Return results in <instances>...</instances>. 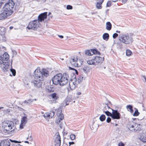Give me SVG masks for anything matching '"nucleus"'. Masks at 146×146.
<instances>
[{
    "mask_svg": "<svg viewBox=\"0 0 146 146\" xmlns=\"http://www.w3.org/2000/svg\"><path fill=\"white\" fill-rule=\"evenodd\" d=\"M79 82H80L83 80H84L85 78L82 76H80L79 77L77 78Z\"/></svg>",
    "mask_w": 146,
    "mask_h": 146,
    "instance_id": "473e14b6",
    "label": "nucleus"
},
{
    "mask_svg": "<svg viewBox=\"0 0 146 146\" xmlns=\"http://www.w3.org/2000/svg\"><path fill=\"white\" fill-rule=\"evenodd\" d=\"M1 60L3 61H7L9 58V56L7 52H5L1 56Z\"/></svg>",
    "mask_w": 146,
    "mask_h": 146,
    "instance_id": "2eb2a0df",
    "label": "nucleus"
},
{
    "mask_svg": "<svg viewBox=\"0 0 146 146\" xmlns=\"http://www.w3.org/2000/svg\"><path fill=\"white\" fill-rule=\"evenodd\" d=\"M7 111L9 112L10 111V110L9 109H7Z\"/></svg>",
    "mask_w": 146,
    "mask_h": 146,
    "instance_id": "0e129e2a",
    "label": "nucleus"
},
{
    "mask_svg": "<svg viewBox=\"0 0 146 146\" xmlns=\"http://www.w3.org/2000/svg\"><path fill=\"white\" fill-rule=\"evenodd\" d=\"M118 145V146H124V144L123 143H119Z\"/></svg>",
    "mask_w": 146,
    "mask_h": 146,
    "instance_id": "3c124183",
    "label": "nucleus"
},
{
    "mask_svg": "<svg viewBox=\"0 0 146 146\" xmlns=\"http://www.w3.org/2000/svg\"><path fill=\"white\" fill-rule=\"evenodd\" d=\"M74 144V142H69V145H71L73 144Z\"/></svg>",
    "mask_w": 146,
    "mask_h": 146,
    "instance_id": "6e6d98bb",
    "label": "nucleus"
},
{
    "mask_svg": "<svg viewBox=\"0 0 146 146\" xmlns=\"http://www.w3.org/2000/svg\"><path fill=\"white\" fill-rule=\"evenodd\" d=\"M126 108L128 111H129L131 113H133V107L131 105H128L126 106Z\"/></svg>",
    "mask_w": 146,
    "mask_h": 146,
    "instance_id": "6ab92c4d",
    "label": "nucleus"
},
{
    "mask_svg": "<svg viewBox=\"0 0 146 146\" xmlns=\"http://www.w3.org/2000/svg\"><path fill=\"white\" fill-rule=\"evenodd\" d=\"M51 96L52 98L54 99H57V97L56 96V93H53L51 95Z\"/></svg>",
    "mask_w": 146,
    "mask_h": 146,
    "instance_id": "58836bf2",
    "label": "nucleus"
},
{
    "mask_svg": "<svg viewBox=\"0 0 146 146\" xmlns=\"http://www.w3.org/2000/svg\"><path fill=\"white\" fill-rule=\"evenodd\" d=\"M116 32L117 33H120V32L119 31L117 30V31H116Z\"/></svg>",
    "mask_w": 146,
    "mask_h": 146,
    "instance_id": "bf43d9fd",
    "label": "nucleus"
},
{
    "mask_svg": "<svg viewBox=\"0 0 146 146\" xmlns=\"http://www.w3.org/2000/svg\"><path fill=\"white\" fill-rule=\"evenodd\" d=\"M92 51L93 55L94 54L100 55V52L96 49H92Z\"/></svg>",
    "mask_w": 146,
    "mask_h": 146,
    "instance_id": "a878e982",
    "label": "nucleus"
},
{
    "mask_svg": "<svg viewBox=\"0 0 146 146\" xmlns=\"http://www.w3.org/2000/svg\"><path fill=\"white\" fill-rule=\"evenodd\" d=\"M118 35L117 33H114L113 35V38H115L117 37L118 36Z\"/></svg>",
    "mask_w": 146,
    "mask_h": 146,
    "instance_id": "37998d69",
    "label": "nucleus"
},
{
    "mask_svg": "<svg viewBox=\"0 0 146 146\" xmlns=\"http://www.w3.org/2000/svg\"><path fill=\"white\" fill-rule=\"evenodd\" d=\"M140 139L143 142H146V135H142L141 136Z\"/></svg>",
    "mask_w": 146,
    "mask_h": 146,
    "instance_id": "393cba45",
    "label": "nucleus"
},
{
    "mask_svg": "<svg viewBox=\"0 0 146 146\" xmlns=\"http://www.w3.org/2000/svg\"><path fill=\"white\" fill-rule=\"evenodd\" d=\"M9 141H11L12 142H14L15 143H21V141H19L16 140H13L11 139H9Z\"/></svg>",
    "mask_w": 146,
    "mask_h": 146,
    "instance_id": "ea45409f",
    "label": "nucleus"
},
{
    "mask_svg": "<svg viewBox=\"0 0 146 146\" xmlns=\"http://www.w3.org/2000/svg\"><path fill=\"white\" fill-rule=\"evenodd\" d=\"M5 29L3 27H0V35H3L4 34L5 32Z\"/></svg>",
    "mask_w": 146,
    "mask_h": 146,
    "instance_id": "b1692460",
    "label": "nucleus"
},
{
    "mask_svg": "<svg viewBox=\"0 0 146 146\" xmlns=\"http://www.w3.org/2000/svg\"><path fill=\"white\" fill-rule=\"evenodd\" d=\"M111 1H108L107 3V6L110 7L111 5Z\"/></svg>",
    "mask_w": 146,
    "mask_h": 146,
    "instance_id": "c03bdc74",
    "label": "nucleus"
},
{
    "mask_svg": "<svg viewBox=\"0 0 146 146\" xmlns=\"http://www.w3.org/2000/svg\"><path fill=\"white\" fill-rule=\"evenodd\" d=\"M73 80L76 86L80 83L79 81L78 80V79L76 78H74V80Z\"/></svg>",
    "mask_w": 146,
    "mask_h": 146,
    "instance_id": "7c9ffc66",
    "label": "nucleus"
},
{
    "mask_svg": "<svg viewBox=\"0 0 146 146\" xmlns=\"http://www.w3.org/2000/svg\"><path fill=\"white\" fill-rule=\"evenodd\" d=\"M49 115H50V117L51 118L54 115V111H50V113H49Z\"/></svg>",
    "mask_w": 146,
    "mask_h": 146,
    "instance_id": "4c0bfd02",
    "label": "nucleus"
},
{
    "mask_svg": "<svg viewBox=\"0 0 146 146\" xmlns=\"http://www.w3.org/2000/svg\"><path fill=\"white\" fill-rule=\"evenodd\" d=\"M13 28V27H10V29H11Z\"/></svg>",
    "mask_w": 146,
    "mask_h": 146,
    "instance_id": "774afa93",
    "label": "nucleus"
},
{
    "mask_svg": "<svg viewBox=\"0 0 146 146\" xmlns=\"http://www.w3.org/2000/svg\"><path fill=\"white\" fill-rule=\"evenodd\" d=\"M132 52L129 50L127 49L126 50V54L127 56H130L131 55Z\"/></svg>",
    "mask_w": 146,
    "mask_h": 146,
    "instance_id": "72a5a7b5",
    "label": "nucleus"
},
{
    "mask_svg": "<svg viewBox=\"0 0 146 146\" xmlns=\"http://www.w3.org/2000/svg\"><path fill=\"white\" fill-rule=\"evenodd\" d=\"M54 143L55 146H60L61 144L60 137L58 133H56L54 136Z\"/></svg>",
    "mask_w": 146,
    "mask_h": 146,
    "instance_id": "9b49d317",
    "label": "nucleus"
},
{
    "mask_svg": "<svg viewBox=\"0 0 146 146\" xmlns=\"http://www.w3.org/2000/svg\"><path fill=\"white\" fill-rule=\"evenodd\" d=\"M70 80L68 74L64 73L62 75L61 73H59L55 75L52 80L53 84L55 85L59 84L61 86H63L66 84Z\"/></svg>",
    "mask_w": 146,
    "mask_h": 146,
    "instance_id": "f03ea898",
    "label": "nucleus"
},
{
    "mask_svg": "<svg viewBox=\"0 0 146 146\" xmlns=\"http://www.w3.org/2000/svg\"><path fill=\"white\" fill-rule=\"evenodd\" d=\"M24 123H21L20 125V128L21 129H22L23 128V126L25 125Z\"/></svg>",
    "mask_w": 146,
    "mask_h": 146,
    "instance_id": "a18cd8bd",
    "label": "nucleus"
},
{
    "mask_svg": "<svg viewBox=\"0 0 146 146\" xmlns=\"http://www.w3.org/2000/svg\"><path fill=\"white\" fill-rule=\"evenodd\" d=\"M2 128L4 132L10 134H12L15 133L14 123L12 121H6L2 123Z\"/></svg>",
    "mask_w": 146,
    "mask_h": 146,
    "instance_id": "39448f33",
    "label": "nucleus"
},
{
    "mask_svg": "<svg viewBox=\"0 0 146 146\" xmlns=\"http://www.w3.org/2000/svg\"><path fill=\"white\" fill-rule=\"evenodd\" d=\"M27 120L26 117H23L21 121V123H24L25 124L27 123Z\"/></svg>",
    "mask_w": 146,
    "mask_h": 146,
    "instance_id": "cd10ccee",
    "label": "nucleus"
},
{
    "mask_svg": "<svg viewBox=\"0 0 146 146\" xmlns=\"http://www.w3.org/2000/svg\"><path fill=\"white\" fill-rule=\"evenodd\" d=\"M118 40L120 42L125 44H130L133 41L132 36L128 34L119 35L118 37Z\"/></svg>",
    "mask_w": 146,
    "mask_h": 146,
    "instance_id": "423d86ee",
    "label": "nucleus"
},
{
    "mask_svg": "<svg viewBox=\"0 0 146 146\" xmlns=\"http://www.w3.org/2000/svg\"><path fill=\"white\" fill-rule=\"evenodd\" d=\"M51 13L50 12H49L48 14V15L49 16L51 14Z\"/></svg>",
    "mask_w": 146,
    "mask_h": 146,
    "instance_id": "69168bd1",
    "label": "nucleus"
},
{
    "mask_svg": "<svg viewBox=\"0 0 146 146\" xmlns=\"http://www.w3.org/2000/svg\"><path fill=\"white\" fill-rule=\"evenodd\" d=\"M58 36L61 38H64V37L62 35H58Z\"/></svg>",
    "mask_w": 146,
    "mask_h": 146,
    "instance_id": "5fc2aeb1",
    "label": "nucleus"
},
{
    "mask_svg": "<svg viewBox=\"0 0 146 146\" xmlns=\"http://www.w3.org/2000/svg\"><path fill=\"white\" fill-rule=\"evenodd\" d=\"M113 2H116L118 0H111Z\"/></svg>",
    "mask_w": 146,
    "mask_h": 146,
    "instance_id": "13d9d810",
    "label": "nucleus"
},
{
    "mask_svg": "<svg viewBox=\"0 0 146 146\" xmlns=\"http://www.w3.org/2000/svg\"><path fill=\"white\" fill-rule=\"evenodd\" d=\"M10 72L12 73V75L11 74H10V75L11 76L13 75V76H15L16 75V72L15 70L13 68H11L10 70Z\"/></svg>",
    "mask_w": 146,
    "mask_h": 146,
    "instance_id": "bb28decb",
    "label": "nucleus"
},
{
    "mask_svg": "<svg viewBox=\"0 0 146 146\" xmlns=\"http://www.w3.org/2000/svg\"><path fill=\"white\" fill-rule=\"evenodd\" d=\"M62 111L61 110L58 109L57 111V115L58 117V119L56 120V123L58 124H59L64 118V115L62 113Z\"/></svg>",
    "mask_w": 146,
    "mask_h": 146,
    "instance_id": "f8f14e48",
    "label": "nucleus"
},
{
    "mask_svg": "<svg viewBox=\"0 0 146 146\" xmlns=\"http://www.w3.org/2000/svg\"><path fill=\"white\" fill-rule=\"evenodd\" d=\"M87 62L89 65L96 66L94 57H93L92 59L89 60H87Z\"/></svg>",
    "mask_w": 146,
    "mask_h": 146,
    "instance_id": "dca6fc26",
    "label": "nucleus"
},
{
    "mask_svg": "<svg viewBox=\"0 0 146 146\" xmlns=\"http://www.w3.org/2000/svg\"><path fill=\"white\" fill-rule=\"evenodd\" d=\"M16 146H22V145H20V144H18Z\"/></svg>",
    "mask_w": 146,
    "mask_h": 146,
    "instance_id": "680f3d73",
    "label": "nucleus"
},
{
    "mask_svg": "<svg viewBox=\"0 0 146 146\" xmlns=\"http://www.w3.org/2000/svg\"><path fill=\"white\" fill-rule=\"evenodd\" d=\"M33 101L32 100H31V99L28 100H27V102L28 103V105H29Z\"/></svg>",
    "mask_w": 146,
    "mask_h": 146,
    "instance_id": "de8ad7c7",
    "label": "nucleus"
},
{
    "mask_svg": "<svg viewBox=\"0 0 146 146\" xmlns=\"http://www.w3.org/2000/svg\"><path fill=\"white\" fill-rule=\"evenodd\" d=\"M65 123H61L59 125V127L60 129H62L63 127L65 125Z\"/></svg>",
    "mask_w": 146,
    "mask_h": 146,
    "instance_id": "79ce46f5",
    "label": "nucleus"
},
{
    "mask_svg": "<svg viewBox=\"0 0 146 146\" xmlns=\"http://www.w3.org/2000/svg\"><path fill=\"white\" fill-rule=\"evenodd\" d=\"M78 94L79 95H80L81 94V93L80 92H78Z\"/></svg>",
    "mask_w": 146,
    "mask_h": 146,
    "instance_id": "e2e57ef3",
    "label": "nucleus"
},
{
    "mask_svg": "<svg viewBox=\"0 0 146 146\" xmlns=\"http://www.w3.org/2000/svg\"><path fill=\"white\" fill-rule=\"evenodd\" d=\"M102 37L104 40L107 41L109 38V34L108 33H104Z\"/></svg>",
    "mask_w": 146,
    "mask_h": 146,
    "instance_id": "412c9836",
    "label": "nucleus"
},
{
    "mask_svg": "<svg viewBox=\"0 0 146 146\" xmlns=\"http://www.w3.org/2000/svg\"><path fill=\"white\" fill-rule=\"evenodd\" d=\"M66 9L68 10L72 9V7L71 5H68L67 6Z\"/></svg>",
    "mask_w": 146,
    "mask_h": 146,
    "instance_id": "a19ab883",
    "label": "nucleus"
},
{
    "mask_svg": "<svg viewBox=\"0 0 146 146\" xmlns=\"http://www.w3.org/2000/svg\"><path fill=\"white\" fill-rule=\"evenodd\" d=\"M103 2L102 1H98L96 5V8L98 9H101L102 8L101 5Z\"/></svg>",
    "mask_w": 146,
    "mask_h": 146,
    "instance_id": "4be33fe9",
    "label": "nucleus"
},
{
    "mask_svg": "<svg viewBox=\"0 0 146 146\" xmlns=\"http://www.w3.org/2000/svg\"><path fill=\"white\" fill-rule=\"evenodd\" d=\"M34 78L31 81L32 85L36 88L41 87L44 79L43 76L47 77L48 76V72L46 69H43L42 71L39 70H36L34 72Z\"/></svg>",
    "mask_w": 146,
    "mask_h": 146,
    "instance_id": "f257e3e1",
    "label": "nucleus"
},
{
    "mask_svg": "<svg viewBox=\"0 0 146 146\" xmlns=\"http://www.w3.org/2000/svg\"><path fill=\"white\" fill-rule=\"evenodd\" d=\"M111 109L108 106V104H105L104 107V108L103 109V112H104V111H109L110 109Z\"/></svg>",
    "mask_w": 146,
    "mask_h": 146,
    "instance_id": "5701e85b",
    "label": "nucleus"
},
{
    "mask_svg": "<svg viewBox=\"0 0 146 146\" xmlns=\"http://www.w3.org/2000/svg\"><path fill=\"white\" fill-rule=\"evenodd\" d=\"M24 103H25V104H27V105L28 104V103L27 102V101H25L24 102Z\"/></svg>",
    "mask_w": 146,
    "mask_h": 146,
    "instance_id": "4d7b16f0",
    "label": "nucleus"
},
{
    "mask_svg": "<svg viewBox=\"0 0 146 146\" xmlns=\"http://www.w3.org/2000/svg\"><path fill=\"white\" fill-rule=\"evenodd\" d=\"M85 53L86 55L87 56H90L92 55V49L86 50Z\"/></svg>",
    "mask_w": 146,
    "mask_h": 146,
    "instance_id": "aec40b11",
    "label": "nucleus"
},
{
    "mask_svg": "<svg viewBox=\"0 0 146 146\" xmlns=\"http://www.w3.org/2000/svg\"><path fill=\"white\" fill-rule=\"evenodd\" d=\"M106 29L108 31H110L112 27V25L110 22H108L106 23Z\"/></svg>",
    "mask_w": 146,
    "mask_h": 146,
    "instance_id": "a211bd4d",
    "label": "nucleus"
},
{
    "mask_svg": "<svg viewBox=\"0 0 146 146\" xmlns=\"http://www.w3.org/2000/svg\"><path fill=\"white\" fill-rule=\"evenodd\" d=\"M143 77L145 79V81L146 82V78L145 77V76H143Z\"/></svg>",
    "mask_w": 146,
    "mask_h": 146,
    "instance_id": "338daca9",
    "label": "nucleus"
},
{
    "mask_svg": "<svg viewBox=\"0 0 146 146\" xmlns=\"http://www.w3.org/2000/svg\"><path fill=\"white\" fill-rule=\"evenodd\" d=\"M47 13L45 12L39 15L38 17V19L31 21L28 24L27 28L29 30L32 29L36 30L37 29L40 27V22L43 21L46 18Z\"/></svg>",
    "mask_w": 146,
    "mask_h": 146,
    "instance_id": "20e7f679",
    "label": "nucleus"
},
{
    "mask_svg": "<svg viewBox=\"0 0 146 146\" xmlns=\"http://www.w3.org/2000/svg\"><path fill=\"white\" fill-rule=\"evenodd\" d=\"M99 119L101 121H104L106 119V116L104 114L102 115L100 117Z\"/></svg>",
    "mask_w": 146,
    "mask_h": 146,
    "instance_id": "c85d7f7f",
    "label": "nucleus"
},
{
    "mask_svg": "<svg viewBox=\"0 0 146 146\" xmlns=\"http://www.w3.org/2000/svg\"><path fill=\"white\" fill-rule=\"evenodd\" d=\"M111 119L110 117H108L106 119V121L107 123H109L111 121Z\"/></svg>",
    "mask_w": 146,
    "mask_h": 146,
    "instance_id": "49530a36",
    "label": "nucleus"
},
{
    "mask_svg": "<svg viewBox=\"0 0 146 146\" xmlns=\"http://www.w3.org/2000/svg\"><path fill=\"white\" fill-rule=\"evenodd\" d=\"M69 86L70 89L72 90H74L76 87V86L73 80L69 82Z\"/></svg>",
    "mask_w": 146,
    "mask_h": 146,
    "instance_id": "f3484780",
    "label": "nucleus"
},
{
    "mask_svg": "<svg viewBox=\"0 0 146 146\" xmlns=\"http://www.w3.org/2000/svg\"><path fill=\"white\" fill-rule=\"evenodd\" d=\"M15 3L13 1H9L6 3L2 12L0 14V20L5 19L13 13Z\"/></svg>",
    "mask_w": 146,
    "mask_h": 146,
    "instance_id": "7ed1b4c3",
    "label": "nucleus"
},
{
    "mask_svg": "<svg viewBox=\"0 0 146 146\" xmlns=\"http://www.w3.org/2000/svg\"><path fill=\"white\" fill-rule=\"evenodd\" d=\"M135 109V110L133 114L134 116H137L139 115V113L138 112L137 109Z\"/></svg>",
    "mask_w": 146,
    "mask_h": 146,
    "instance_id": "f704fd0d",
    "label": "nucleus"
},
{
    "mask_svg": "<svg viewBox=\"0 0 146 146\" xmlns=\"http://www.w3.org/2000/svg\"><path fill=\"white\" fill-rule=\"evenodd\" d=\"M0 67L3 72L7 71L9 68V63L8 62L3 61L0 59Z\"/></svg>",
    "mask_w": 146,
    "mask_h": 146,
    "instance_id": "1a4fd4ad",
    "label": "nucleus"
},
{
    "mask_svg": "<svg viewBox=\"0 0 146 146\" xmlns=\"http://www.w3.org/2000/svg\"><path fill=\"white\" fill-rule=\"evenodd\" d=\"M76 137V136L74 134H72L70 135V138L71 140H74Z\"/></svg>",
    "mask_w": 146,
    "mask_h": 146,
    "instance_id": "e433bc0d",
    "label": "nucleus"
},
{
    "mask_svg": "<svg viewBox=\"0 0 146 146\" xmlns=\"http://www.w3.org/2000/svg\"><path fill=\"white\" fill-rule=\"evenodd\" d=\"M112 110L111 118L113 119H119L121 118V114L116 110L111 109Z\"/></svg>",
    "mask_w": 146,
    "mask_h": 146,
    "instance_id": "9d476101",
    "label": "nucleus"
},
{
    "mask_svg": "<svg viewBox=\"0 0 146 146\" xmlns=\"http://www.w3.org/2000/svg\"><path fill=\"white\" fill-rule=\"evenodd\" d=\"M104 113H105V114L108 116H110L111 117L112 116V113L110 112L109 111H104Z\"/></svg>",
    "mask_w": 146,
    "mask_h": 146,
    "instance_id": "2f4dec72",
    "label": "nucleus"
},
{
    "mask_svg": "<svg viewBox=\"0 0 146 146\" xmlns=\"http://www.w3.org/2000/svg\"><path fill=\"white\" fill-rule=\"evenodd\" d=\"M69 98H67L66 99V100L67 101V102H66V105H67L69 104L68 103H67L68 101H69Z\"/></svg>",
    "mask_w": 146,
    "mask_h": 146,
    "instance_id": "603ef678",
    "label": "nucleus"
},
{
    "mask_svg": "<svg viewBox=\"0 0 146 146\" xmlns=\"http://www.w3.org/2000/svg\"><path fill=\"white\" fill-rule=\"evenodd\" d=\"M10 143L9 140H4L1 141L0 146H10Z\"/></svg>",
    "mask_w": 146,
    "mask_h": 146,
    "instance_id": "4468645a",
    "label": "nucleus"
},
{
    "mask_svg": "<svg viewBox=\"0 0 146 146\" xmlns=\"http://www.w3.org/2000/svg\"><path fill=\"white\" fill-rule=\"evenodd\" d=\"M96 66L102 63L104 60V57H102L99 56H96L94 57Z\"/></svg>",
    "mask_w": 146,
    "mask_h": 146,
    "instance_id": "ddd939ff",
    "label": "nucleus"
},
{
    "mask_svg": "<svg viewBox=\"0 0 146 146\" xmlns=\"http://www.w3.org/2000/svg\"><path fill=\"white\" fill-rule=\"evenodd\" d=\"M81 60H78V58L76 57H72L70 60V63L72 65L75 67L80 66L82 64V62H80Z\"/></svg>",
    "mask_w": 146,
    "mask_h": 146,
    "instance_id": "0eeeda50",
    "label": "nucleus"
},
{
    "mask_svg": "<svg viewBox=\"0 0 146 146\" xmlns=\"http://www.w3.org/2000/svg\"><path fill=\"white\" fill-rule=\"evenodd\" d=\"M89 70V68L88 66L85 67L83 69V71L86 73H87Z\"/></svg>",
    "mask_w": 146,
    "mask_h": 146,
    "instance_id": "c756f323",
    "label": "nucleus"
},
{
    "mask_svg": "<svg viewBox=\"0 0 146 146\" xmlns=\"http://www.w3.org/2000/svg\"><path fill=\"white\" fill-rule=\"evenodd\" d=\"M69 68H70V69H71V70H75V71H76V74H78V72L76 70H75L74 68H72L71 67H70Z\"/></svg>",
    "mask_w": 146,
    "mask_h": 146,
    "instance_id": "8fccbe9b",
    "label": "nucleus"
},
{
    "mask_svg": "<svg viewBox=\"0 0 146 146\" xmlns=\"http://www.w3.org/2000/svg\"><path fill=\"white\" fill-rule=\"evenodd\" d=\"M50 115L49 113H46L43 115L45 119H47L48 117L49 118Z\"/></svg>",
    "mask_w": 146,
    "mask_h": 146,
    "instance_id": "c9c22d12",
    "label": "nucleus"
},
{
    "mask_svg": "<svg viewBox=\"0 0 146 146\" xmlns=\"http://www.w3.org/2000/svg\"><path fill=\"white\" fill-rule=\"evenodd\" d=\"M141 127L142 125L141 124L134 123L132 125H129L128 128L131 131L135 132L140 130Z\"/></svg>",
    "mask_w": 146,
    "mask_h": 146,
    "instance_id": "6e6552de",
    "label": "nucleus"
},
{
    "mask_svg": "<svg viewBox=\"0 0 146 146\" xmlns=\"http://www.w3.org/2000/svg\"><path fill=\"white\" fill-rule=\"evenodd\" d=\"M62 133H63V135H66L67 134V132L66 131H65V129H63V131Z\"/></svg>",
    "mask_w": 146,
    "mask_h": 146,
    "instance_id": "09e8293b",
    "label": "nucleus"
},
{
    "mask_svg": "<svg viewBox=\"0 0 146 146\" xmlns=\"http://www.w3.org/2000/svg\"><path fill=\"white\" fill-rule=\"evenodd\" d=\"M25 143H29V141H25Z\"/></svg>",
    "mask_w": 146,
    "mask_h": 146,
    "instance_id": "052dcab7",
    "label": "nucleus"
},
{
    "mask_svg": "<svg viewBox=\"0 0 146 146\" xmlns=\"http://www.w3.org/2000/svg\"><path fill=\"white\" fill-rule=\"evenodd\" d=\"M127 0H122V2L123 3H125L127 2Z\"/></svg>",
    "mask_w": 146,
    "mask_h": 146,
    "instance_id": "864d4df0",
    "label": "nucleus"
}]
</instances>
